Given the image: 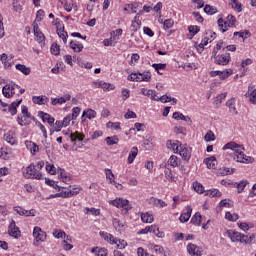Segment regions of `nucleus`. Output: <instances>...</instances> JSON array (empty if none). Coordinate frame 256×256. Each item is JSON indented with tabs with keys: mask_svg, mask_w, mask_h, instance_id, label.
<instances>
[{
	"mask_svg": "<svg viewBox=\"0 0 256 256\" xmlns=\"http://www.w3.org/2000/svg\"><path fill=\"white\" fill-rule=\"evenodd\" d=\"M17 121H18V125H20L21 127H25L27 125H30L31 124V121L30 120H23V116L21 114H19L17 116Z\"/></svg>",
	"mask_w": 256,
	"mask_h": 256,
	"instance_id": "37998d69",
	"label": "nucleus"
},
{
	"mask_svg": "<svg viewBox=\"0 0 256 256\" xmlns=\"http://www.w3.org/2000/svg\"><path fill=\"white\" fill-rule=\"evenodd\" d=\"M21 103H23L22 99L16 100L14 102H12L9 107H8V111L9 113L13 116V115H17V107H19L21 105Z\"/></svg>",
	"mask_w": 256,
	"mask_h": 256,
	"instance_id": "f3484780",
	"label": "nucleus"
},
{
	"mask_svg": "<svg viewBox=\"0 0 256 256\" xmlns=\"http://www.w3.org/2000/svg\"><path fill=\"white\" fill-rule=\"evenodd\" d=\"M206 195H209V197H221L222 193L219 191V189H212L209 190Z\"/></svg>",
	"mask_w": 256,
	"mask_h": 256,
	"instance_id": "09e8293b",
	"label": "nucleus"
},
{
	"mask_svg": "<svg viewBox=\"0 0 256 256\" xmlns=\"http://www.w3.org/2000/svg\"><path fill=\"white\" fill-rule=\"evenodd\" d=\"M165 178L168 179V181H175V177H173V172H171L170 169H166L164 171Z\"/></svg>",
	"mask_w": 256,
	"mask_h": 256,
	"instance_id": "4d7b16f0",
	"label": "nucleus"
},
{
	"mask_svg": "<svg viewBox=\"0 0 256 256\" xmlns=\"http://www.w3.org/2000/svg\"><path fill=\"white\" fill-rule=\"evenodd\" d=\"M27 147H30V151L32 155H35V153H39V145L33 143V142H26Z\"/></svg>",
	"mask_w": 256,
	"mask_h": 256,
	"instance_id": "c9c22d12",
	"label": "nucleus"
},
{
	"mask_svg": "<svg viewBox=\"0 0 256 256\" xmlns=\"http://www.w3.org/2000/svg\"><path fill=\"white\" fill-rule=\"evenodd\" d=\"M2 94L4 95V97H6V99H11V97L15 95V91H13V88H11V84H6L5 86H3Z\"/></svg>",
	"mask_w": 256,
	"mask_h": 256,
	"instance_id": "4468645a",
	"label": "nucleus"
},
{
	"mask_svg": "<svg viewBox=\"0 0 256 256\" xmlns=\"http://www.w3.org/2000/svg\"><path fill=\"white\" fill-rule=\"evenodd\" d=\"M210 75L212 77H217V75L220 77V79L225 80L227 79V77H229L230 75H233V70L229 69V70H224V71H211Z\"/></svg>",
	"mask_w": 256,
	"mask_h": 256,
	"instance_id": "9d476101",
	"label": "nucleus"
},
{
	"mask_svg": "<svg viewBox=\"0 0 256 256\" xmlns=\"http://www.w3.org/2000/svg\"><path fill=\"white\" fill-rule=\"evenodd\" d=\"M168 149L172 150L174 153H179V145L171 140H168L166 143Z\"/></svg>",
	"mask_w": 256,
	"mask_h": 256,
	"instance_id": "473e14b6",
	"label": "nucleus"
},
{
	"mask_svg": "<svg viewBox=\"0 0 256 256\" xmlns=\"http://www.w3.org/2000/svg\"><path fill=\"white\" fill-rule=\"evenodd\" d=\"M81 113V108L75 107L72 109V114L70 116L75 120L77 117H79V114Z\"/></svg>",
	"mask_w": 256,
	"mask_h": 256,
	"instance_id": "680f3d73",
	"label": "nucleus"
},
{
	"mask_svg": "<svg viewBox=\"0 0 256 256\" xmlns=\"http://www.w3.org/2000/svg\"><path fill=\"white\" fill-rule=\"evenodd\" d=\"M12 7H13L14 11H16V13H21V11H23V6H21L19 1H17V0L13 1Z\"/></svg>",
	"mask_w": 256,
	"mask_h": 256,
	"instance_id": "8fccbe9b",
	"label": "nucleus"
},
{
	"mask_svg": "<svg viewBox=\"0 0 256 256\" xmlns=\"http://www.w3.org/2000/svg\"><path fill=\"white\" fill-rule=\"evenodd\" d=\"M105 142L107 145H117L119 143V137L117 135L114 136H108L105 138Z\"/></svg>",
	"mask_w": 256,
	"mask_h": 256,
	"instance_id": "cd10ccee",
	"label": "nucleus"
},
{
	"mask_svg": "<svg viewBox=\"0 0 256 256\" xmlns=\"http://www.w3.org/2000/svg\"><path fill=\"white\" fill-rule=\"evenodd\" d=\"M155 231H159V226L157 225H151L147 226L146 228L142 229L138 232L139 235H147V233H155Z\"/></svg>",
	"mask_w": 256,
	"mask_h": 256,
	"instance_id": "412c9836",
	"label": "nucleus"
},
{
	"mask_svg": "<svg viewBox=\"0 0 256 256\" xmlns=\"http://www.w3.org/2000/svg\"><path fill=\"white\" fill-rule=\"evenodd\" d=\"M139 153V149L137 147H133L129 153L128 156V163L129 165H131V163H133V161H135V157H137Z\"/></svg>",
	"mask_w": 256,
	"mask_h": 256,
	"instance_id": "b1692460",
	"label": "nucleus"
},
{
	"mask_svg": "<svg viewBox=\"0 0 256 256\" xmlns=\"http://www.w3.org/2000/svg\"><path fill=\"white\" fill-rule=\"evenodd\" d=\"M253 239H255V236L253 234H251L250 236L242 235V243H245L246 245L252 243Z\"/></svg>",
	"mask_w": 256,
	"mask_h": 256,
	"instance_id": "49530a36",
	"label": "nucleus"
},
{
	"mask_svg": "<svg viewBox=\"0 0 256 256\" xmlns=\"http://www.w3.org/2000/svg\"><path fill=\"white\" fill-rule=\"evenodd\" d=\"M92 253H96L97 256H107V249L105 248H93Z\"/></svg>",
	"mask_w": 256,
	"mask_h": 256,
	"instance_id": "ea45409f",
	"label": "nucleus"
},
{
	"mask_svg": "<svg viewBox=\"0 0 256 256\" xmlns=\"http://www.w3.org/2000/svg\"><path fill=\"white\" fill-rule=\"evenodd\" d=\"M142 95H145L146 97H149L152 101H156V95L157 91L155 90H147V88H142L141 89Z\"/></svg>",
	"mask_w": 256,
	"mask_h": 256,
	"instance_id": "4be33fe9",
	"label": "nucleus"
},
{
	"mask_svg": "<svg viewBox=\"0 0 256 256\" xmlns=\"http://www.w3.org/2000/svg\"><path fill=\"white\" fill-rule=\"evenodd\" d=\"M153 69H155V71H157L158 75H163V72H160L161 70L164 71V69H166L167 64H153L152 65Z\"/></svg>",
	"mask_w": 256,
	"mask_h": 256,
	"instance_id": "4c0bfd02",
	"label": "nucleus"
},
{
	"mask_svg": "<svg viewBox=\"0 0 256 256\" xmlns=\"http://www.w3.org/2000/svg\"><path fill=\"white\" fill-rule=\"evenodd\" d=\"M83 44L78 41H70V49H73L75 53H81L83 51Z\"/></svg>",
	"mask_w": 256,
	"mask_h": 256,
	"instance_id": "aec40b11",
	"label": "nucleus"
},
{
	"mask_svg": "<svg viewBox=\"0 0 256 256\" xmlns=\"http://www.w3.org/2000/svg\"><path fill=\"white\" fill-rule=\"evenodd\" d=\"M250 101L251 103H254V105L256 104V89L251 92Z\"/></svg>",
	"mask_w": 256,
	"mask_h": 256,
	"instance_id": "774afa93",
	"label": "nucleus"
},
{
	"mask_svg": "<svg viewBox=\"0 0 256 256\" xmlns=\"http://www.w3.org/2000/svg\"><path fill=\"white\" fill-rule=\"evenodd\" d=\"M32 101L35 105H46L49 102V98L46 96H33Z\"/></svg>",
	"mask_w": 256,
	"mask_h": 256,
	"instance_id": "a211bd4d",
	"label": "nucleus"
},
{
	"mask_svg": "<svg viewBox=\"0 0 256 256\" xmlns=\"http://www.w3.org/2000/svg\"><path fill=\"white\" fill-rule=\"evenodd\" d=\"M105 173H106V179L109 180V183H114L115 182V174H113V171L109 168H106Z\"/></svg>",
	"mask_w": 256,
	"mask_h": 256,
	"instance_id": "e433bc0d",
	"label": "nucleus"
},
{
	"mask_svg": "<svg viewBox=\"0 0 256 256\" xmlns=\"http://www.w3.org/2000/svg\"><path fill=\"white\" fill-rule=\"evenodd\" d=\"M110 205H113L114 207H117L118 209H125L126 211H131L133 209V206L129 204V200H125L122 198H116L115 200L110 201Z\"/></svg>",
	"mask_w": 256,
	"mask_h": 256,
	"instance_id": "20e7f679",
	"label": "nucleus"
},
{
	"mask_svg": "<svg viewBox=\"0 0 256 256\" xmlns=\"http://www.w3.org/2000/svg\"><path fill=\"white\" fill-rule=\"evenodd\" d=\"M191 213H193V209L191 206H187L186 212L182 213L179 220L181 223H187L189 219H191Z\"/></svg>",
	"mask_w": 256,
	"mask_h": 256,
	"instance_id": "2eb2a0df",
	"label": "nucleus"
},
{
	"mask_svg": "<svg viewBox=\"0 0 256 256\" xmlns=\"http://www.w3.org/2000/svg\"><path fill=\"white\" fill-rule=\"evenodd\" d=\"M229 149L228 157H231L234 161H237L238 163H253L255 159L251 156H245L243 153V146H239L235 142H229L224 145L223 150Z\"/></svg>",
	"mask_w": 256,
	"mask_h": 256,
	"instance_id": "f257e3e1",
	"label": "nucleus"
},
{
	"mask_svg": "<svg viewBox=\"0 0 256 256\" xmlns=\"http://www.w3.org/2000/svg\"><path fill=\"white\" fill-rule=\"evenodd\" d=\"M57 35L60 37V39H62L63 43H67V37H69V35L65 31L64 26L62 28L60 27V29H57Z\"/></svg>",
	"mask_w": 256,
	"mask_h": 256,
	"instance_id": "bb28decb",
	"label": "nucleus"
},
{
	"mask_svg": "<svg viewBox=\"0 0 256 256\" xmlns=\"http://www.w3.org/2000/svg\"><path fill=\"white\" fill-rule=\"evenodd\" d=\"M24 177L26 179H42L43 175L37 170L35 164H30L24 172Z\"/></svg>",
	"mask_w": 256,
	"mask_h": 256,
	"instance_id": "7ed1b4c3",
	"label": "nucleus"
},
{
	"mask_svg": "<svg viewBox=\"0 0 256 256\" xmlns=\"http://www.w3.org/2000/svg\"><path fill=\"white\" fill-rule=\"evenodd\" d=\"M67 101H71V95L65 94L60 98H52V105H63V103H67Z\"/></svg>",
	"mask_w": 256,
	"mask_h": 256,
	"instance_id": "f8f14e48",
	"label": "nucleus"
},
{
	"mask_svg": "<svg viewBox=\"0 0 256 256\" xmlns=\"http://www.w3.org/2000/svg\"><path fill=\"white\" fill-rule=\"evenodd\" d=\"M245 35L246 37H251V32H249V30H244V31H240V32H234V37H241V39H245Z\"/></svg>",
	"mask_w": 256,
	"mask_h": 256,
	"instance_id": "c03bdc74",
	"label": "nucleus"
},
{
	"mask_svg": "<svg viewBox=\"0 0 256 256\" xmlns=\"http://www.w3.org/2000/svg\"><path fill=\"white\" fill-rule=\"evenodd\" d=\"M202 217H201V213L196 212L195 215L191 218L190 223H192L193 225H201L202 223Z\"/></svg>",
	"mask_w": 256,
	"mask_h": 256,
	"instance_id": "7c9ffc66",
	"label": "nucleus"
},
{
	"mask_svg": "<svg viewBox=\"0 0 256 256\" xmlns=\"http://www.w3.org/2000/svg\"><path fill=\"white\" fill-rule=\"evenodd\" d=\"M83 191L81 186H74L72 190H69L70 197H75V195H79V192Z\"/></svg>",
	"mask_w": 256,
	"mask_h": 256,
	"instance_id": "a18cd8bd",
	"label": "nucleus"
},
{
	"mask_svg": "<svg viewBox=\"0 0 256 256\" xmlns=\"http://www.w3.org/2000/svg\"><path fill=\"white\" fill-rule=\"evenodd\" d=\"M74 119L71 117V114H69V115H67L64 119H63V121H62V123H63V125H64V127H68V125L71 123V121H73Z\"/></svg>",
	"mask_w": 256,
	"mask_h": 256,
	"instance_id": "69168bd1",
	"label": "nucleus"
},
{
	"mask_svg": "<svg viewBox=\"0 0 256 256\" xmlns=\"http://www.w3.org/2000/svg\"><path fill=\"white\" fill-rule=\"evenodd\" d=\"M69 137H70L72 143H75V141H77V140L78 141H83L85 135H83V134H81L79 132H75V133H71L69 135Z\"/></svg>",
	"mask_w": 256,
	"mask_h": 256,
	"instance_id": "2f4dec72",
	"label": "nucleus"
},
{
	"mask_svg": "<svg viewBox=\"0 0 256 256\" xmlns=\"http://www.w3.org/2000/svg\"><path fill=\"white\" fill-rule=\"evenodd\" d=\"M227 19H228V21H226V22L228 24V27H233L235 25V21H236L235 16L228 15Z\"/></svg>",
	"mask_w": 256,
	"mask_h": 256,
	"instance_id": "0e129e2a",
	"label": "nucleus"
},
{
	"mask_svg": "<svg viewBox=\"0 0 256 256\" xmlns=\"http://www.w3.org/2000/svg\"><path fill=\"white\" fill-rule=\"evenodd\" d=\"M231 63V54L226 53L216 56L215 64L216 65H229Z\"/></svg>",
	"mask_w": 256,
	"mask_h": 256,
	"instance_id": "0eeeda50",
	"label": "nucleus"
},
{
	"mask_svg": "<svg viewBox=\"0 0 256 256\" xmlns=\"http://www.w3.org/2000/svg\"><path fill=\"white\" fill-rule=\"evenodd\" d=\"M84 213L85 215H94L95 217H98V215H101V210L97 209V208H89V207H85L84 208Z\"/></svg>",
	"mask_w": 256,
	"mask_h": 256,
	"instance_id": "a878e982",
	"label": "nucleus"
},
{
	"mask_svg": "<svg viewBox=\"0 0 256 256\" xmlns=\"http://www.w3.org/2000/svg\"><path fill=\"white\" fill-rule=\"evenodd\" d=\"M205 165H207L208 169H212L215 167V164L217 163V158L215 156H211L209 158L204 159Z\"/></svg>",
	"mask_w": 256,
	"mask_h": 256,
	"instance_id": "393cba45",
	"label": "nucleus"
},
{
	"mask_svg": "<svg viewBox=\"0 0 256 256\" xmlns=\"http://www.w3.org/2000/svg\"><path fill=\"white\" fill-rule=\"evenodd\" d=\"M193 188L196 191V193H204V189H203V184L199 183V182H195L193 184Z\"/></svg>",
	"mask_w": 256,
	"mask_h": 256,
	"instance_id": "603ef678",
	"label": "nucleus"
},
{
	"mask_svg": "<svg viewBox=\"0 0 256 256\" xmlns=\"http://www.w3.org/2000/svg\"><path fill=\"white\" fill-rule=\"evenodd\" d=\"M38 117H40V119H42L43 123H49L50 127H53V125L55 124V118L51 117V115L48 113L39 111Z\"/></svg>",
	"mask_w": 256,
	"mask_h": 256,
	"instance_id": "9b49d317",
	"label": "nucleus"
},
{
	"mask_svg": "<svg viewBox=\"0 0 256 256\" xmlns=\"http://www.w3.org/2000/svg\"><path fill=\"white\" fill-rule=\"evenodd\" d=\"M204 140L209 143L211 141H215V134L213 131L209 130L206 135L204 136Z\"/></svg>",
	"mask_w": 256,
	"mask_h": 256,
	"instance_id": "de8ad7c7",
	"label": "nucleus"
},
{
	"mask_svg": "<svg viewBox=\"0 0 256 256\" xmlns=\"http://www.w3.org/2000/svg\"><path fill=\"white\" fill-rule=\"evenodd\" d=\"M97 115V112L93 109H88L87 111H84L82 114V117H87V119H95Z\"/></svg>",
	"mask_w": 256,
	"mask_h": 256,
	"instance_id": "f704fd0d",
	"label": "nucleus"
},
{
	"mask_svg": "<svg viewBox=\"0 0 256 256\" xmlns=\"http://www.w3.org/2000/svg\"><path fill=\"white\" fill-rule=\"evenodd\" d=\"M100 237H103L105 241H108V243H111V245H117V239L113 237L112 234L100 231L99 232Z\"/></svg>",
	"mask_w": 256,
	"mask_h": 256,
	"instance_id": "ddd939ff",
	"label": "nucleus"
},
{
	"mask_svg": "<svg viewBox=\"0 0 256 256\" xmlns=\"http://www.w3.org/2000/svg\"><path fill=\"white\" fill-rule=\"evenodd\" d=\"M188 31L192 34V37H195L201 31V28L199 26H189Z\"/></svg>",
	"mask_w": 256,
	"mask_h": 256,
	"instance_id": "3c124183",
	"label": "nucleus"
},
{
	"mask_svg": "<svg viewBox=\"0 0 256 256\" xmlns=\"http://www.w3.org/2000/svg\"><path fill=\"white\" fill-rule=\"evenodd\" d=\"M36 126L40 128V131H42L44 139H47V129H45V126L39 121H36Z\"/></svg>",
	"mask_w": 256,
	"mask_h": 256,
	"instance_id": "bf43d9fd",
	"label": "nucleus"
},
{
	"mask_svg": "<svg viewBox=\"0 0 256 256\" xmlns=\"http://www.w3.org/2000/svg\"><path fill=\"white\" fill-rule=\"evenodd\" d=\"M4 140L6 143H9L10 145H17V138H15V133L12 131L7 132L4 134Z\"/></svg>",
	"mask_w": 256,
	"mask_h": 256,
	"instance_id": "dca6fc26",
	"label": "nucleus"
},
{
	"mask_svg": "<svg viewBox=\"0 0 256 256\" xmlns=\"http://www.w3.org/2000/svg\"><path fill=\"white\" fill-rule=\"evenodd\" d=\"M53 235L56 239H63V237H66L65 231L62 230H54Z\"/></svg>",
	"mask_w": 256,
	"mask_h": 256,
	"instance_id": "5fc2aeb1",
	"label": "nucleus"
},
{
	"mask_svg": "<svg viewBox=\"0 0 256 256\" xmlns=\"http://www.w3.org/2000/svg\"><path fill=\"white\" fill-rule=\"evenodd\" d=\"M204 13H206L207 15H215V13H217V8L206 4L204 7Z\"/></svg>",
	"mask_w": 256,
	"mask_h": 256,
	"instance_id": "72a5a7b5",
	"label": "nucleus"
},
{
	"mask_svg": "<svg viewBox=\"0 0 256 256\" xmlns=\"http://www.w3.org/2000/svg\"><path fill=\"white\" fill-rule=\"evenodd\" d=\"M141 220L143 223H153V214L149 212L141 213Z\"/></svg>",
	"mask_w": 256,
	"mask_h": 256,
	"instance_id": "c756f323",
	"label": "nucleus"
},
{
	"mask_svg": "<svg viewBox=\"0 0 256 256\" xmlns=\"http://www.w3.org/2000/svg\"><path fill=\"white\" fill-rule=\"evenodd\" d=\"M154 205L156 207H167V203H165V201L157 198L154 199Z\"/></svg>",
	"mask_w": 256,
	"mask_h": 256,
	"instance_id": "e2e57ef3",
	"label": "nucleus"
},
{
	"mask_svg": "<svg viewBox=\"0 0 256 256\" xmlns=\"http://www.w3.org/2000/svg\"><path fill=\"white\" fill-rule=\"evenodd\" d=\"M50 51L52 53V55H59L61 53V48L59 47V45L57 43H53Z\"/></svg>",
	"mask_w": 256,
	"mask_h": 256,
	"instance_id": "79ce46f5",
	"label": "nucleus"
},
{
	"mask_svg": "<svg viewBox=\"0 0 256 256\" xmlns=\"http://www.w3.org/2000/svg\"><path fill=\"white\" fill-rule=\"evenodd\" d=\"M174 24H175V21H173V19H166L163 22L164 29H171V27H173Z\"/></svg>",
	"mask_w": 256,
	"mask_h": 256,
	"instance_id": "6e6d98bb",
	"label": "nucleus"
},
{
	"mask_svg": "<svg viewBox=\"0 0 256 256\" xmlns=\"http://www.w3.org/2000/svg\"><path fill=\"white\" fill-rule=\"evenodd\" d=\"M229 199H224L219 203V207H232L231 203H229Z\"/></svg>",
	"mask_w": 256,
	"mask_h": 256,
	"instance_id": "338daca9",
	"label": "nucleus"
},
{
	"mask_svg": "<svg viewBox=\"0 0 256 256\" xmlns=\"http://www.w3.org/2000/svg\"><path fill=\"white\" fill-rule=\"evenodd\" d=\"M227 235L233 243H237V242L243 243V235H241L240 232H236V231H233V230H228Z\"/></svg>",
	"mask_w": 256,
	"mask_h": 256,
	"instance_id": "1a4fd4ad",
	"label": "nucleus"
},
{
	"mask_svg": "<svg viewBox=\"0 0 256 256\" xmlns=\"http://www.w3.org/2000/svg\"><path fill=\"white\" fill-rule=\"evenodd\" d=\"M7 59H9V57L7 56L6 53L1 54V61L4 64V66L11 67V63H9V61H7Z\"/></svg>",
	"mask_w": 256,
	"mask_h": 256,
	"instance_id": "052dcab7",
	"label": "nucleus"
},
{
	"mask_svg": "<svg viewBox=\"0 0 256 256\" xmlns=\"http://www.w3.org/2000/svg\"><path fill=\"white\" fill-rule=\"evenodd\" d=\"M16 69L23 73V75H29L31 73V68L23 64H16Z\"/></svg>",
	"mask_w": 256,
	"mask_h": 256,
	"instance_id": "c85d7f7f",
	"label": "nucleus"
},
{
	"mask_svg": "<svg viewBox=\"0 0 256 256\" xmlns=\"http://www.w3.org/2000/svg\"><path fill=\"white\" fill-rule=\"evenodd\" d=\"M179 163H180V160H179V158H177V156L172 155L169 158V164L171 165V167H178Z\"/></svg>",
	"mask_w": 256,
	"mask_h": 256,
	"instance_id": "a19ab883",
	"label": "nucleus"
},
{
	"mask_svg": "<svg viewBox=\"0 0 256 256\" xmlns=\"http://www.w3.org/2000/svg\"><path fill=\"white\" fill-rule=\"evenodd\" d=\"M33 237L35 238L34 245L39 246V241H45L47 239V233L41 230V227L35 226L33 230Z\"/></svg>",
	"mask_w": 256,
	"mask_h": 256,
	"instance_id": "39448f33",
	"label": "nucleus"
},
{
	"mask_svg": "<svg viewBox=\"0 0 256 256\" xmlns=\"http://www.w3.org/2000/svg\"><path fill=\"white\" fill-rule=\"evenodd\" d=\"M179 155L184 159V161H189L191 159V150L183 148L180 145Z\"/></svg>",
	"mask_w": 256,
	"mask_h": 256,
	"instance_id": "6ab92c4d",
	"label": "nucleus"
},
{
	"mask_svg": "<svg viewBox=\"0 0 256 256\" xmlns=\"http://www.w3.org/2000/svg\"><path fill=\"white\" fill-rule=\"evenodd\" d=\"M128 81H136V82H141V81H146L149 82L151 81V72H134L128 75Z\"/></svg>",
	"mask_w": 256,
	"mask_h": 256,
	"instance_id": "f03ea898",
	"label": "nucleus"
},
{
	"mask_svg": "<svg viewBox=\"0 0 256 256\" xmlns=\"http://www.w3.org/2000/svg\"><path fill=\"white\" fill-rule=\"evenodd\" d=\"M97 85L100 89H103L104 91H113V89H115V85L104 81L98 82Z\"/></svg>",
	"mask_w": 256,
	"mask_h": 256,
	"instance_id": "5701e85b",
	"label": "nucleus"
},
{
	"mask_svg": "<svg viewBox=\"0 0 256 256\" xmlns=\"http://www.w3.org/2000/svg\"><path fill=\"white\" fill-rule=\"evenodd\" d=\"M8 234L10 237H14V239H19V237H21V231H19V227L15 224V220L11 221L8 228Z\"/></svg>",
	"mask_w": 256,
	"mask_h": 256,
	"instance_id": "423d86ee",
	"label": "nucleus"
},
{
	"mask_svg": "<svg viewBox=\"0 0 256 256\" xmlns=\"http://www.w3.org/2000/svg\"><path fill=\"white\" fill-rule=\"evenodd\" d=\"M187 251L189 255L191 256H201L203 255V250L201 248L193 243H189L187 245Z\"/></svg>",
	"mask_w": 256,
	"mask_h": 256,
	"instance_id": "6e6552de",
	"label": "nucleus"
},
{
	"mask_svg": "<svg viewBox=\"0 0 256 256\" xmlns=\"http://www.w3.org/2000/svg\"><path fill=\"white\" fill-rule=\"evenodd\" d=\"M174 133L177 135H187V130L183 126L177 125L174 127Z\"/></svg>",
	"mask_w": 256,
	"mask_h": 256,
	"instance_id": "58836bf2",
	"label": "nucleus"
},
{
	"mask_svg": "<svg viewBox=\"0 0 256 256\" xmlns=\"http://www.w3.org/2000/svg\"><path fill=\"white\" fill-rule=\"evenodd\" d=\"M235 172V168L229 169V168H221L220 169V175H231Z\"/></svg>",
	"mask_w": 256,
	"mask_h": 256,
	"instance_id": "13d9d810",
	"label": "nucleus"
},
{
	"mask_svg": "<svg viewBox=\"0 0 256 256\" xmlns=\"http://www.w3.org/2000/svg\"><path fill=\"white\" fill-rule=\"evenodd\" d=\"M46 171H48V173H50V175H55L57 173V168H55V165H51V164L47 163Z\"/></svg>",
	"mask_w": 256,
	"mask_h": 256,
	"instance_id": "864d4df0",
	"label": "nucleus"
}]
</instances>
